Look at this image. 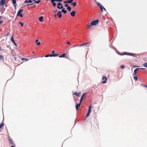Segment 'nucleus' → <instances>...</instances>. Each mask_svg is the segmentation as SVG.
<instances>
[{"instance_id": "nucleus-1", "label": "nucleus", "mask_w": 147, "mask_h": 147, "mask_svg": "<svg viewBox=\"0 0 147 147\" xmlns=\"http://www.w3.org/2000/svg\"><path fill=\"white\" fill-rule=\"evenodd\" d=\"M130 55L134 57L136 56V54L134 53H129L126 52H124L123 53L121 54V55Z\"/></svg>"}, {"instance_id": "nucleus-2", "label": "nucleus", "mask_w": 147, "mask_h": 147, "mask_svg": "<svg viewBox=\"0 0 147 147\" xmlns=\"http://www.w3.org/2000/svg\"><path fill=\"white\" fill-rule=\"evenodd\" d=\"M97 5L98 6H99L100 9V10L102 12L103 11V9H104V10L106 11V10L105 9L102 5L99 3H97Z\"/></svg>"}, {"instance_id": "nucleus-3", "label": "nucleus", "mask_w": 147, "mask_h": 147, "mask_svg": "<svg viewBox=\"0 0 147 147\" xmlns=\"http://www.w3.org/2000/svg\"><path fill=\"white\" fill-rule=\"evenodd\" d=\"M23 11V10L22 9H21L19 10L17 14V16H20L21 17H22L23 15L21 13Z\"/></svg>"}, {"instance_id": "nucleus-4", "label": "nucleus", "mask_w": 147, "mask_h": 147, "mask_svg": "<svg viewBox=\"0 0 147 147\" xmlns=\"http://www.w3.org/2000/svg\"><path fill=\"white\" fill-rule=\"evenodd\" d=\"M102 80H103V81L102 82V83L104 84L106 83L107 82V79L106 77L103 76L102 78Z\"/></svg>"}, {"instance_id": "nucleus-5", "label": "nucleus", "mask_w": 147, "mask_h": 147, "mask_svg": "<svg viewBox=\"0 0 147 147\" xmlns=\"http://www.w3.org/2000/svg\"><path fill=\"white\" fill-rule=\"evenodd\" d=\"M91 108L92 107L91 105L89 107L88 111L86 117V118H87L90 115V114L91 112Z\"/></svg>"}, {"instance_id": "nucleus-6", "label": "nucleus", "mask_w": 147, "mask_h": 147, "mask_svg": "<svg viewBox=\"0 0 147 147\" xmlns=\"http://www.w3.org/2000/svg\"><path fill=\"white\" fill-rule=\"evenodd\" d=\"M57 8L59 9H61L63 8V7L61 3H57Z\"/></svg>"}, {"instance_id": "nucleus-7", "label": "nucleus", "mask_w": 147, "mask_h": 147, "mask_svg": "<svg viewBox=\"0 0 147 147\" xmlns=\"http://www.w3.org/2000/svg\"><path fill=\"white\" fill-rule=\"evenodd\" d=\"M98 20L92 21L91 22V25L93 26L97 25L98 23Z\"/></svg>"}, {"instance_id": "nucleus-8", "label": "nucleus", "mask_w": 147, "mask_h": 147, "mask_svg": "<svg viewBox=\"0 0 147 147\" xmlns=\"http://www.w3.org/2000/svg\"><path fill=\"white\" fill-rule=\"evenodd\" d=\"M81 102L82 101H80V102L79 104H76V110H78V109L79 107L80 106Z\"/></svg>"}, {"instance_id": "nucleus-9", "label": "nucleus", "mask_w": 147, "mask_h": 147, "mask_svg": "<svg viewBox=\"0 0 147 147\" xmlns=\"http://www.w3.org/2000/svg\"><path fill=\"white\" fill-rule=\"evenodd\" d=\"M139 69H138V68H136V69H135L134 70V72L133 73V76L136 75L137 74V71Z\"/></svg>"}, {"instance_id": "nucleus-10", "label": "nucleus", "mask_w": 147, "mask_h": 147, "mask_svg": "<svg viewBox=\"0 0 147 147\" xmlns=\"http://www.w3.org/2000/svg\"><path fill=\"white\" fill-rule=\"evenodd\" d=\"M6 1V0H1L0 1V5L1 6L3 5Z\"/></svg>"}, {"instance_id": "nucleus-11", "label": "nucleus", "mask_w": 147, "mask_h": 147, "mask_svg": "<svg viewBox=\"0 0 147 147\" xmlns=\"http://www.w3.org/2000/svg\"><path fill=\"white\" fill-rule=\"evenodd\" d=\"M76 12L75 11H73L70 12V15L72 17H74L75 16Z\"/></svg>"}, {"instance_id": "nucleus-12", "label": "nucleus", "mask_w": 147, "mask_h": 147, "mask_svg": "<svg viewBox=\"0 0 147 147\" xmlns=\"http://www.w3.org/2000/svg\"><path fill=\"white\" fill-rule=\"evenodd\" d=\"M81 92H75L73 94L75 95L78 96H80L81 94Z\"/></svg>"}, {"instance_id": "nucleus-13", "label": "nucleus", "mask_w": 147, "mask_h": 147, "mask_svg": "<svg viewBox=\"0 0 147 147\" xmlns=\"http://www.w3.org/2000/svg\"><path fill=\"white\" fill-rule=\"evenodd\" d=\"M61 12L59 11L57 13V15L58 16L59 18H61L62 17Z\"/></svg>"}, {"instance_id": "nucleus-14", "label": "nucleus", "mask_w": 147, "mask_h": 147, "mask_svg": "<svg viewBox=\"0 0 147 147\" xmlns=\"http://www.w3.org/2000/svg\"><path fill=\"white\" fill-rule=\"evenodd\" d=\"M86 93H84L82 95V96L81 97V99H80V101H82V99H83L84 98H86V96H85L86 95Z\"/></svg>"}, {"instance_id": "nucleus-15", "label": "nucleus", "mask_w": 147, "mask_h": 147, "mask_svg": "<svg viewBox=\"0 0 147 147\" xmlns=\"http://www.w3.org/2000/svg\"><path fill=\"white\" fill-rule=\"evenodd\" d=\"M55 1L54 0H51V2L54 7H55L56 5V3L54 2Z\"/></svg>"}, {"instance_id": "nucleus-16", "label": "nucleus", "mask_w": 147, "mask_h": 147, "mask_svg": "<svg viewBox=\"0 0 147 147\" xmlns=\"http://www.w3.org/2000/svg\"><path fill=\"white\" fill-rule=\"evenodd\" d=\"M32 2V0H26L24 1V3H31Z\"/></svg>"}, {"instance_id": "nucleus-17", "label": "nucleus", "mask_w": 147, "mask_h": 147, "mask_svg": "<svg viewBox=\"0 0 147 147\" xmlns=\"http://www.w3.org/2000/svg\"><path fill=\"white\" fill-rule=\"evenodd\" d=\"M38 40H36L35 41V42L36 43V44L38 45H39L40 44V42H38Z\"/></svg>"}, {"instance_id": "nucleus-18", "label": "nucleus", "mask_w": 147, "mask_h": 147, "mask_svg": "<svg viewBox=\"0 0 147 147\" xmlns=\"http://www.w3.org/2000/svg\"><path fill=\"white\" fill-rule=\"evenodd\" d=\"M61 11L63 13H64L65 14L67 13V11L66 10H65V8H63L61 10Z\"/></svg>"}, {"instance_id": "nucleus-19", "label": "nucleus", "mask_w": 147, "mask_h": 147, "mask_svg": "<svg viewBox=\"0 0 147 147\" xmlns=\"http://www.w3.org/2000/svg\"><path fill=\"white\" fill-rule=\"evenodd\" d=\"M93 25H91V24H88V25H87V28H91L92 26Z\"/></svg>"}, {"instance_id": "nucleus-20", "label": "nucleus", "mask_w": 147, "mask_h": 147, "mask_svg": "<svg viewBox=\"0 0 147 147\" xmlns=\"http://www.w3.org/2000/svg\"><path fill=\"white\" fill-rule=\"evenodd\" d=\"M9 141L11 143V144L12 145H14V143L13 142V141L11 139H9Z\"/></svg>"}, {"instance_id": "nucleus-21", "label": "nucleus", "mask_w": 147, "mask_h": 147, "mask_svg": "<svg viewBox=\"0 0 147 147\" xmlns=\"http://www.w3.org/2000/svg\"><path fill=\"white\" fill-rule=\"evenodd\" d=\"M65 55H66V54L65 53H63L61 55L59 56V58L64 57H65Z\"/></svg>"}, {"instance_id": "nucleus-22", "label": "nucleus", "mask_w": 147, "mask_h": 147, "mask_svg": "<svg viewBox=\"0 0 147 147\" xmlns=\"http://www.w3.org/2000/svg\"><path fill=\"white\" fill-rule=\"evenodd\" d=\"M43 18L42 16H41L40 17H39V20L41 22L43 20Z\"/></svg>"}, {"instance_id": "nucleus-23", "label": "nucleus", "mask_w": 147, "mask_h": 147, "mask_svg": "<svg viewBox=\"0 0 147 147\" xmlns=\"http://www.w3.org/2000/svg\"><path fill=\"white\" fill-rule=\"evenodd\" d=\"M90 43V42H88V43H85L84 44H81L79 46L80 47H82V46H84V45L88 44H89Z\"/></svg>"}, {"instance_id": "nucleus-24", "label": "nucleus", "mask_w": 147, "mask_h": 147, "mask_svg": "<svg viewBox=\"0 0 147 147\" xmlns=\"http://www.w3.org/2000/svg\"><path fill=\"white\" fill-rule=\"evenodd\" d=\"M59 55L57 54H52V57H57Z\"/></svg>"}, {"instance_id": "nucleus-25", "label": "nucleus", "mask_w": 147, "mask_h": 147, "mask_svg": "<svg viewBox=\"0 0 147 147\" xmlns=\"http://www.w3.org/2000/svg\"><path fill=\"white\" fill-rule=\"evenodd\" d=\"M45 57H52V54H48V55H46Z\"/></svg>"}, {"instance_id": "nucleus-26", "label": "nucleus", "mask_w": 147, "mask_h": 147, "mask_svg": "<svg viewBox=\"0 0 147 147\" xmlns=\"http://www.w3.org/2000/svg\"><path fill=\"white\" fill-rule=\"evenodd\" d=\"M143 66L144 67L147 68V63H145L143 64Z\"/></svg>"}, {"instance_id": "nucleus-27", "label": "nucleus", "mask_w": 147, "mask_h": 147, "mask_svg": "<svg viewBox=\"0 0 147 147\" xmlns=\"http://www.w3.org/2000/svg\"><path fill=\"white\" fill-rule=\"evenodd\" d=\"M73 1V0H67V3H71Z\"/></svg>"}, {"instance_id": "nucleus-28", "label": "nucleus", "mask_w": 147, "mask_h": 147, "mask_svg": "<svg viewBox=\"0 0 147 147\" xmlns=\"http://www.w3.org/2000/svg\"><path fill=\"white\" fill-rule=\"evenodd\" d=\"M4 125V123L3 122L0 125V129H1Z\"/></svg>"}, {"instance_id": "nucleus-29", "label": "nucleus", "mask_w": 147, "mask_h": 147, "mask_svg": "<svg viewBox=\"0 0 147 147\" xmlns=\"http://www.w3.org/2000/svg\"><path fill=\"white\" fill-rule=\"evenodd\" d=\"M67 9L69 11H71V8L70 6L68 7L67 8Z\"/></svg>"}, {"instance_id": "nucleus-30", "label": "nucleus", "mask_w": 147, "mask_h": 147, "mask_svg": "<svg viewBox=\"0 0 147 147\" xmlns=\"http://www.w3.org/2000/svg\"><path fill=\"white\" fill-rule=\"evenodd\" d=\"M72 4L74 7H75L76 5V2H74L72 3Z\"/></svg>"}, {"instance_id": "nucleus-31", "label": "nucleus", "mask_w": 147, "mask_h": 147, "mask_svg": "<svg viewBox=\"0 0 147 147\" xmlns=\"http://www.w3.org/2000/svg\"><path fill=\"white\" fill-rule=\"evenodd\" d=\"M19 24L22 27L24 25V23L20 22L19 23Z\"/></svg>"}, {"instance_id": "nucleus-32", "label": "nucleus", "mask_w": 147, "mask_h": 147, "mask_svg": "<svg viewBox=\"0 0 147 147\" xmlns=\"http://www.w3.org/2000/svg\"><path fill=\"white\" fill-rule=\"evenodd\" d=\"M11 41L12 42H15L14 39V38L13 36H12L11 38Z\"/></svg>"}, {"instance_id": "nucleus-33", "label": "nucleus", "mask_w": 147, "mask_h": 147, "mask_svg": "<svg viewBox=\"0 0 147 147\" xmlns=\"http://www.w3.org/2000/svg\"><path fill=\"white\" fill-rule=\"evenodd\" d=\"M16 0H12V2L13 4H15L16 3Z\"/></svg>"}, {"instance_id": "nucleus-34", "label": "nucleus", "mask_w": 147, "mask_h": 147, "mask_svg": "<svg viewBox=\"0 0 147 147\" xmlns=\"http://www.w3.org/2000/svg\"><path fill=\"white\" fill-rule=\"evenodd\" d=\"M134 78L136 81H137L138 80V78L137 76H134Z\"/></svg>"}, {"instance_id": "nucleus-35", "label": "nucleus", "mask_w": 147, "mask_h": 147, "mask_svg": "<svg viewBox=\"0 0 147 147\" xmlns=\"http://www.w3.org/2000/svg\"><path fill=\"white\" fill-rule=\"evenodd\" d=\"M40 0H38L37 1H35V3H37L38 4V3H39L40 2Z\"/></svg>"}, {"instance_id": "nucleus-36", "label": "nucleus", "mask_w": 147, "mask_h": 147, "mask_svg": "<svg viewBox=\"0 0 147 147\" xmlns=\"http://www.w3.org/2000/svg\"><path fill=\"white\" fill-rule=\"evenodd\" d=\"M3 59V57L1 55H0V59Z\"/></svg>"}, {"instance_id": "nucleus-37", "label": "nucleus", "mask_w": 147, "mask_h": 147, "mask_svg": "<svg viewBox=\"0 0 147 147\" xmlns=\"http://www.w3.org/2000/svg\"><path fill=\"white\" fill-rule=\"evenodd\" d=\"M120 67L121 69H123L124 67V66L123 65H121Z\"/></svg>"}, {"instance_id": "nucleus-38", "label": "nucleus", "mask_w": 147, "mask_h": 147, "mask_svg": "<svg viewBox=\"0 0 147 147\" xmlns=\"http://www.w3.org/2000/svg\"><path fill=\"white\" fill-rule=\"evenodd\" d=\"M55 1H57L59 2H61L62 0H54Z\"/></svg>"}, {"instance_id": "nucleus-39", "label": "nucleus", "mask_w": 147, "mask_h": 147, "mask_svg": "<svg viewBox=\"0 0 147 147\" xmlns=\"http://www.w3.org/2000/svg\"><path fill=\"white\" fill-rule=\"evenodd\" d=\"M33 4H34V3H31V4H27V5H26V6H28V5H33Z\"/></svg>"}, {"instance_id": "nucleus-40", "label": "nucleus", "mask_w": 147, "mask_h": 147, "mask_svg": "<svg viewBox=\"0 0 147 147\" xmlns=\"http://www.w3.org/2000/svg\"><path fill=\"white\" fill-rule=\"evenodd\" d=\"M67 44L68 45H70V43L69 42H67Z\"/></svg>"}, {"instance_id": "nucleus-41", "label": "nucleus", "mask_w": 147, "mask_h": 147, "mask_svg": "<svg viewBox=\"0 0 147 147\" xmlns=\"http://www.w3.org/2000/svg\"><path fill=\"white\" fill-rule=\"evenodd\" d=\"M65 7H69L68 6V4H66L65 5Z\"/></svg>"}, {"instance_id": "nucleus-42", "label": "nucleus", "mask_w": 147, "mask_h": 147, "mask_svg": "<svg viewBox=\"0 0 147 147\" xmlns=\"http://www.w3.org/2000/svg\"><path fill=\"white\" fill-rule=\"evenodd\" d=\"M142 85L143 86H144V87H146V88H147V86L144 85V84H142Z\"/></svg>"}, {"instance_id": "nucleus-43", "label": "nucleus", "mask_w": 147, "mask_h": 147, "mask_svg": "<svg viewBox=\"0 0 147 147\" xmlns=\"http://www.w3.org/2000/svg\"><path fill=\"white\" fill-rule=\"evenodd\" d=\"M67 2H67V1H64V3H67Z\"/></svg>"}, {"instance_id": "nucleus-44", "label": "nucleus", "mask_w": 147, "mask_h": 147, "mask_svg": "<svg viewBox=\"0 0 147 147\" xmlns=\"http://www.w3.org/2000/svg\"><path fill=\"white\" fill-rule=\"evenodd\" d=\"M3 22V20H1V21H0V24L2 23Z\"/></svg>"}, {"instance_id": "nucleus-45", "label": "nucleus", "mask_w": 147, "mask_h": 147, "mask_svg": "<svg viewBox=\"0 0 147 147\" xmlns=\"http://www.w3.org/2000/svg\"><path fill=\"white\" fill-rule=\"evenodd\" d=\"M55 53V51L54 50H53L52 51V53L53 54L54 53Z\"/></svg>"}, {"instance_id": "nucleus-46", "label": "nucleus", "mask_w": 147, "mask_h": 147, "mask_svg": "<svg viewBox=\"0 0 147 147\" xmlns=\"http://www.w3.org/2000/svg\"><path fill=\"white\" fill-rule=\"evenodd\" d=\"M24 59H25L26 61H28V59H26V58H23L22 59V60Z\"/></svg>"}, {"instance_id": "nucleus-47", "label": "nucleus", "mask_w": 147, "mask_h": 147, "mask_svg": "<svg viewBox=\"0 0 147 147\" xmlns=\"http://www.w3.org/2000/svg\"><path fill=\"white\" fill-rule=\"evenodd\" d=\"M13 43L16 46V45H17L16 44V42H13Z\"/></svg>"}, {"instance_id": "nucleus-48", "label": "nucleus", "mask_w": 147, "mask_h": 147, "mask_svg": "<svg viewBox=\"0 0 147 147\" xmlns=\"http://www.w3.org/2000/svg\"><path fill=\"white\" fill-rule=\"evenodd\" d=\"M9 33H7V34H6V36H9Z\"/></svg>"}, {"instance_id": "nucleus-49", "label": "nucleus", "mask_w": 147, "mask_h": 147, "mask_svg": "<svg viewBox=\"0 0 147 147\" xmlns=\"http://www.w3.org/2000/svg\"><path fill=\"white\" fill-rule=\"evenodd\" d=\"M35 6H36V5H34L33 7H31V8H33V7H35Z\"/></svg>"}, {"instance_id": "nucleus-50", "label": "nucleus", "mask_w": 147, "mask_h": 147, "mask_svg": "<svg viewBox=\"0 0 147 147\" xmlns=\"http://www.w3.org/2000/svg\"><path fill=\"white\" fill-rule=\"evenodd\" d=\"M57 15H57L56 14H55L54 15V17H56Z\"/></svg>"}, {"instance_id": "nucleus-51", "label": "nucleus", "mask_w": 147, "mask_h": 147, "mask_svg": "<svg viewBox=\"0 0 147 147\" xmlns=\"http://www.w3.org/2000/svg\"><path fill=\"white\" fill-rule=\"evenodd\" d=\"M57 12V10H55L54 11V13H56Z\"/></svg>"}, {"instance_id": "nucleus-52", "label": "nucleus", "mask_w": 147, "mask_h": 147, "mask_svg": "<svg viewBox=\"0 0 147 147\" xmlns=\"http://www.w3.org/2000/svg\"><path fill=\"white\" fill-rule=\"evenodd\" d=\"M134 68L136 67H137L136 65H134L133 67Z\"/></svg>"}, {"instance_id": "nucleus-53", "label": "nucleus", "mask_w": 147, "mask_h": 147, "mask_svg": "<svg viewBox=\"0 0 147 147\" xmlns=\"http://www.w3.org/2000/svg\"><path fill=\"white\" fill-rule=\"evenodd\" d=\"M138 69H144V68H138Z\"/></svg>"}, {"instance_id": "nucleus-54", "label": "nucleus", "mask_w": 147, "mask_h": 147, "mask_svg": "<svg viewBox=\"0 0 147 147\" xmlns=\"http://www.w3.org/2000/svg\"><path fill=\"white\" fill-rule=\"evenodd\" d=\"M76 46V45H74L72 47H75Z\"/></svg>"}, {"instance_id": "nucleus-55", "label": "nucleus", "mask_w": 147, "mask_h": 147, "mask_svg": "<svg viewBox=\"0 0 147 147\" xmlns=\"http://www.w3.org/2000/svg\"><path fill=\"white\" fill-rule=\"evenodd\" d=\"M11 147H14V146H11Z\"/></svg>"}, {"instance_id": "nucleus-56", "label": "nucleus", "mask_w": 147, "mask_h": 147, "mask_svg": "<svg viewBox=\"0 0 147 147\" xmlns=\"http://www.w3.org/2000/svg\"><path fill=\"white\" fill-rule=\"evenodd\" d=\"M36 0H33V1H35Z\"/></svg>"}, {"instance_id": "nucleus-57", "label": "nucleus", "mask_w": 147, "mask_h": 147, "mask_svg": "<svg viewBox=\"0 0 147 147\" xmlns=\"http://www.w3.org/2000/svg\"><path fill=\"white\" fill-rule=\"evenodd\" d=\"M32 53H34V52H32Z\"/></svg>"}, {"instance_id": "nucleus-58", "label": "nucleus", "mask_w": 147, "mask_h": 147, "mask_svg": "<svg viewBox=\"0 0 147 147\" xmlns=\"http://www.w3.org/2000/svg\"><path fill=\"white\" fill-rule=\"evenodd\" d=\"M1 49V47H0V50Z\"/></svg>"}]
</instances>
